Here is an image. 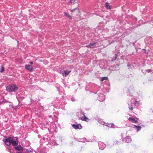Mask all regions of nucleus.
Segmentation results:
<instances>
[{
  "mask_svg": "<svg viewBox=\"0 0 153 153\" xmlns=\"http://www.w3.org/2000/svg\"><path fill=\"white\" fill-rule=\"evenodd\" d=\"M3 140L5 144L7 146H10L11 144L14 146L18 145L17 138L15 137H9Z\"/></svg>",
  "mask_w": 153,
  "mask_h": 153,
  "instance_id": "1",
  "label": "nucleus"
},
{
  "mask_svg": "<svg viewBox=\"0 0 153 153\" xmlns=\"http://www.w3.org/2000/svg\"><path fill=\"white\" fill-rule=\"evenodd\" d=\"M18 89L17 86L16 84H13L8 86L6 88L7 91L10 92L15 91Z\"/></svg>",
  "mask_w": 153,
  "mask_h": 153,
  "instance_id": "2",
  "label": "nucleus"
},
{
  "mask_svg": "<svg viewBox=\"0 0 153 153\" xmlns=\"http://www.w3.org/2000/svg\"><path fill=\"white\" fill-rule=\"evenodd\" d=\"M98 46V44L96 42H94V43H90L89 45H86V46L88 48H93L95 47H97Z\"/></svg>",
  "mask_w": 153,
  "mask_h": 153,
  "instance_id": "3",
  "label": "nucleus"
},
{
  "mask_svg": "<svg viewBox=\"0 0 153 153\" xmlns=\"http://www.w3.org/2000/svg\"><path fill=\"white\" fill-rule=\"evenodd\" d=\"M72 127L75 129H80L82 128V126L81 125L79 124H74L72 125Z\"/></svg>",
  "mask_w": 153,
  "mask_h": 153,
  "instance_id": "4",
  "label": "nucleus"
},
{
  "mask_svg": "<svg viewBox=\"0 0 153 153\" xmlns=\"http://www.w3.org/2000/svg\"><path fill=\"white\" fill-rule=\"evenodd\" d=\"M25 68L26 69L30 71H32L33 70V68L32 66L29 65H25Z\"/></svg>",
  "mask_w": 153,
  "mask_h": 153,
  "instance_id": "5",
  "label": "nucleus"
},
{
  "mask_svg": "<svg viewBox=\"0 0 153 153\" xmlns=\"http://www.w3.org/2000/svg\"><path fill=\"white\" fill-rule=\"evenodd\" d=\"M75 11H76V15H78L80 13V10L77 7L71 10V11L72 13H73Z\"/></svg>",
  "mask_w": 153,
  "mask_h": 153,
  "instance_id": "6",
  "label": "nucleus"
},
{
  "mask_svg": "<svg viewBox=\"0 0 153 153\" xmlns=\"http://www.w3.org/2000/svg\"><path fill=\"white\" fill-rule=\"evenodd\" d=\"M128 120L133 123H136L137 122V120H138V118H135L129 117L128 119Z\"/></svg>",
  "mask_w": 153,
  "mask_h": 153,
  "instance_id": "7",
  "label": "nucleus"
},
{
  "mask_svg": "<svg viewBox=\"0 0 153 153\" xmlns=\"http://www.w3.org/2000/svg\"><path fill=\"white\" fill-rule=\"evenodd\" d=\"M124 141L126 143H129L131 141V137H127L124 139Z\"/></svg>",
  "mask_w": 153,
  "mask_h": 153,
  "instance_id": "8",
  "label": "nucleus"
},
{
  "mask_svg": "<svg viewBox=\"0 0 153 153\" xmlns=\"http://www.w3.org/2000/svg\"><path fill=\"white\" fill-rule=\"evenodd\" d=\"M64 16L68 17L69 19H72V16L70 15L68 12H65L64 13Z\"/></svg>",
  "mask_w": 153,
  "mask_h": 153,
  "instance_id": "9",
  "label": "nucleus"
},
{
  "mask_svg": "<svg viewBox=\"0 0 153 153\" xmlns=\"http://www.w3.org/2000/svg\"><path fill=\"white\" fill-rule=\"evenodd\" d=\"M99 145L100 146V148L101 149H103L105 147V144L102 142H100L99 143Z\"/></svg>",
  "mask_w": 153,
  "mask_h": 153,
  "instance_id": "10",
  "label": "nucleus"
},
{
  "mask_svg": "<svg viewBox=\"0 0 153 153\" xmlns=\"http://www.w3.org/2000/svg\"><path fill=\"white\" fill-rule=\"evenodd\" d=\"M71 71H64V73H62V74L63 76H66L71 72Z\"/></svg>",
  "mask_w": 153,
  "mask_h": 153,
  "instance_id": "11",
  "label": "nucleus"
},
{
  "mask_svg": "<svg viewBox=\"0 0 153 153\" xmlns=\"http://www.w3.org/2000/svg\"><path fill=\"white\" fill-rule=\"evenodd\" d=\"M83 116L84 117H80L79 119L83 121H87V120H88V118L86 117L84 114H83Z\"/></svg>",
  "mask_w": 153,
  "mask_h": 153,
  "instance_id": "12",
  "label": "nucleus"
},
{
  "mask_svg": "<svg viewBox=\"0 0 153 153\" xmlns=\"http://www.w3.org/2000/svg\"><path fill=\"white\" fill-rule=\"evenodd\" d=\"M15 149L16 150L19 151L22 149V148L20 145H19L15 147Z\"/></svg>",
  "mask_w": 153,
  "mask_h": 153,
  "instance_id": "13",
  "label": "nucleus"
},
{
  "mask_svg": "<svg viewBox=\"0 0 153 153\" xmlns=\"http://www.w3.org/2000/svg\"><path fill=\"white\" fill-rule=\"evenodd\" d=\"M108 127L114 128H115V126L113 124H108L107 125Z\"/></svg>",
  "mask_w": 153,
  "mask_h": 153,
  "instance_id": "14",
  "label": "nucleus"
},
{
  "mask_svg": "<svg viewBox=\"0 0 153 153\" xmlns=\"http://www.w3.org/2000/svg\"><path fill=\"white\" fill-rule=\"evenodd\" d=\"M128 107L132 111L133 110V108L132 106V102H131L130 104H128Z\"/></svg>",
  "mask_w": 153,
  "mask_h": 153,
  "instance_id": "15",
  "label": "nucleus"
},
{
  "mask_svg": "<svg viewBox=\"0 0 153 153\" xmlns=\"http://www.w3.org/2000/svg\"><path fill=\"white\" fill-rule=\"evenodd\" d=\"M105 6L107 9H111V7L109 5V4L107 2L105 3Z\"/></svg>",
  "mask_w": 153,
  "mask_h": 153,
  "instance_id": "16",
  "label": "nucleus"
},
{
  "mask_svg": "<svg viewBox=\"0 0 153 153\" xmlns=\"http://www.w3.org/2000/svg\"><path fill=\"white\" fill-rule=\"evenodd\" d=\"M137 129V131H140V130L141 128V126H137L135 125L134 126Z\"/></svg>",
  "mask_w": 153,
  "mask_h": 153,
  "instance_id": "17",
  "label": "nucleus"
},
{
  "mask_svg": "<svg viewBox=\"0 0 153 153\" xmlns=\"http://www.w3.org/2000/svg\"><path fill=\"white\" fill-rule=\"evenodd\" d=\"M108 79V78L107 77H103L102 78L101 81H103L104 80H107Z\"/></svg>",
  "mask_w": 153,
  "mask_h": 153,
  "instance_id": "18",
  "label": "nucleus"
},
{
  "mask_svg": "<svg viewBox=\"0 0 153 153\" xmlns=\"http://www.w3.org/2000/svg\"><path fill=\"white\" fill-rule=\"evenodd\" d=\"M4 68L2 65H1V70L0 71L1 72V73L3 72L4 71Z\"/></svg>",
  "mask_w": 153,
  "mask_h": 153,
  "instance_id": "19",
  "label": "nucleus"
},
{
  "mask_svg": "<svg viewBox=\"0 0 153 153\" xmlns=\"http://www.w3.org/2000/svg\"><path fill=\"white\" fill-rule=\"evenodd\" d=\"M146 71L148 72L149 73V72L152 71V70L151 69H149V70H147Z\"/></svg>",
  "mask_w": 153,
  "mask_h": 153,
  "instance_id": "20",
  "label": "nucleus"
},
{
  "mask_svg": "<svg viewBox=\"0 0 153 153\" xmlns=\"http://www.w3.org/2000/svg\"><path fill=\"white\" fill-rule=\"evenodd\" d=\"M71 100L73 101H75V99L74 98H71Z\"/></svg>",
  "mask_w": 153,
  "mask_h": 153,
  "instance_id": "21",
  "label": "nucleus"
},
{
  "mask_svg": "<svg viewBox=\"0 0 153 153\" xmlns=\"http://www.w3.org/2000/svg\"><path fill=\"white\" fill-rule=\"evenodd\" d=\"M4 102V101H0V105L1 104L3 103Z\"/></svg>",
  "mask_w": 153,
  "mask_h": 153,
  "instance_id": "22",
  "label": "nucleus"
},
{
  "mask_svg": "<svg viewBox=\"0 0 153 153\" xmlns=\"http://www.w3.org/2000/svg\"><path fill=\"white\" fill-rule=\"evenodd\" d=\"M117 55L116 54H115V59H117Z\"/></svg>",
  "mask_w": 153,
  "mask_h": 153,
  "instance_id": "23",
  "label": "nucleus"
},
{
  "mask_svg": "<svg viewBox=\"0 0 153 153\" xmlns=\"http://www.w3.org/2000/svg\"><path fill=\"white\" fill-rule=\"evenodd\" d=\"M30 63L31 64V65H32L33 64V62H30Z\"/></svg>",
  "mask_w": 153,
  "mask_h": 153,
  "instance_id": "24",
  "label": "nucleus"
},
{
  "mask_svg": "<svg viewBox=\"0 0 153 153\" xmlns=\"http://www.w3.org/2000/svg\"><path fill=\"white\" fill-rule=\"evenodd\" d=\"M136 103H138V102H137V101H136V102H135V104H136Z\"/></svg>",
  "mask_w": 153,
  "mask_h": 153,
  "instance_id": "25",
  "label": "nucleus"
},
{
  "mask_svg": "<svg viewBox=\"0 0 153 153\" xmlns=\"http://www.w3.org/2000/svg\"><path fill=\"white\" fill-rule=\"evenodd\" d=\"M49 117H51V116H49Z\"/></svg>",
  "mask_w": 153,
  "mask_h": 153,
  "instance_id": "26",
  "label": "nucleus"
},
{
  "mask_svg": "<svg viewBox=\"0 0 153 153\" xmlns=\"http://www.w3.org/2000/svg\"><path fill=\"white\" fill-rule=\"evenodd\" d=\"M10 151V150H9V152Z\"/></svg>",
  "mask_w": 153,
  "mask_h": 153,
  "instance_id": "27",
  "label": "nucleus"
}]
</instances>
